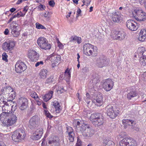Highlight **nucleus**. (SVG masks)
Instances as JSON below:
<instances>
[{"instance_id": "f257e3e1", "label": "nucleus", "mask_w": 146, "mask_h": 146, "mask_svg": "<svg viewBox=\"0 0 146 146\" xmlns=\"http://www.w3.org/2000/svg\"><path fill=\"white\" fill-rule=\"evenodd\" d=\"M2 107L3 112L0 114V120L2 121L3 126L8 127L15 123L17 117L14 114L13 111L17 109L16 105L12 101L7 100Z\"/></svg>"}, {"instance_id": "f03ea898", "label": "nucleus", "mask_w": 146, "mask_h": 146, "mask_svg": "<svg viewBox=\"0 0 146 146\" xmlns=\"http://www.w3.org/2000/svg\"><path fill=\"white\" fill-rule=\"evenodd\" d=\"M26 136L25 130L22 128H19L13 132L12 138L14 141L19 142L24 140Z\"/></svg>"}, {"instance_id": "7ed1b4c3", "label": "nucleus", "mask_w": 146, "mask_h": 146, "mask_svg": "<svg viewBox=\"0 0 146 146\" xmlns=\"http://www.w3.org/2000/svg\"><path fill=\"white\" fill-rule=\"evenodd\" d=\"M84 54L86 55L90 56L93 54L95 55L97 54V48L91 44H85L83 46Z\"/></svg>"}, {"instance_id": "20e7f679", "label": "nucleus", "mask_w": 146, "mask_h": 146, "mask_svg": "<svg viewBox=\"0 0 146 146\" xmlns=\"http://www.w3.org/2000/svg\"><path fill=\"white\" fill-rule=\"evenodd\" d=\"M132 16L137 21H144L146 19V13L142 10L136 9L132 12Z\"/></svg>"}, {"instance_id": "39448f33", "label": "nucleus", "mask_w": 146, "mask_h": 146, "mask_svg": "<svg viewBox=\"0 0 146 146\" xmlns=\"http://www.w3.org/2000/svg\"><path fill=\"white\" fill-rule=\"evenodd\" d=\"M38 46L42 49L48 50L51 48V45L47 39L44 37H40L37 40Z\"/></svg>"}, {"instance_id": "423d86ee", "label": "nucleus", "mask_w": 146, "mask_h": 146, "mask_svg": "<svg viewBox=\"0 0 146 146\" xmlns=\"http://www.w3.org/2000/svg\"><path fill=\"white\" fill-rule=\"evenodd\" d=\"M101 116L100 113H94L92 114L90 116V120L95 127H98L102 124V122L101 121L102 119H100Z\"/></svg>"}, {"instance_id": "0eeeda50", "label": "nucleus", "mask_w": 146, "mask_h": 146, "mask_svg": "<svg viewBox=\"0 0 146 146\" xmlns=\"http://www.w3.org/2000/svg\"><path fill=\"white\" fill-rule=\"evenodd\" d=\"M109 60L104 56H101L98 58L96 61V65L100 68L106 66L109 63Z\"/></svg>"}, {"instance_id": "6e6552de", "label": "nucleus", "mask_w": 146, "mask_h": 146, "mask_svg": "<svg viewBox=\"0 0 146 146\" xmlns=\"http://www.w3.org/2000/svg\"><path fill=\"white\" fill-rule=\"evenodd\" d=\"M107 115L110 118H114L118 115V113L115 111L114 107L111 105H108L106 108Z\"/></svg>"}, {"instance_id": "1a4fd4ad", "label": "nucleus", "mask_w": 146, "mask_h": 146, "mask_svg": "<svg viewBox=\"0 0 146 146\" xmlns=\"http://www.w3.org/2000/svg\"><path fill=\"white\" fill-rule=\"evenodd\" d=\"M27 66L25 63L21 60L17 62L15 65V70L17 73H21L26 70Z\"/></svg>"}, {"instance_id": "9d476101", "label": "nucleus", "mask_w": 146, "mask_h": 146, "mask_svg": "<svg viewBox=\"0 0 146 146\" xmlns=\"http://www.w3.org/2000/svg\"><path fill=\"white\" fill-rule=\"evenodd\" d=\"M114 85L113 81L110 79H108L103 81L102 86L106 91H109L112 88Z\"/></svg>"}, {"instance_id": "9b49d317", "label": "nucleus", "mask_w": 146, "mask_h": 146, "mask_svg": "<svg viewBox=\"0 0 146 146\" xmlns=\"http://www.w3.org/2000/svg\"><path fill=\"white\" fill-rule=\"evenodd\" d=\"M17 104L19 109L21 110H24L27 107L28 100L25 97H21L18 100Z\"/></svg>"}, {"instance_id": "f8f14e48", "label": "nucleus", "mask_w": 146, "mask_h": 146, "mask_svg": "<svg viewBox=\"0 0 146 146\" xmlns=\"http://www.w3.org/2000/svg\"><path fill=\"white\" fill-rule=\"evenodd\" d=\"M15 45V42L9 40L8 42H5L2 45L3 49L6 51L12 50Z\"/></svg>"}, {"instance_id": "ddd939ff", "label": "nucleus", "mask_w": 146, "mask_h": 146, "mask_svg": "<svg viewBox=\"0 0 146 146\" xmlns=\"http://www.w3.org/2000/svg\"><path fill=\"white\" fill-rule=\"evenodd\" d=\"M50 60L52 63V66L53 67L56 66L60 60V56L57 55L55 52L53 53L50 55Z\"/></svg>"}, {"instance_id": "4468645a", "label": "nucleus", "mask_w": 146, "mask_h": 146, "mask_svg": "<svg viewBox=\"0 0 146 146\" xmlns=\"http://www.w3.org/2000/svg\"><path fill=\"white\" fill-rule=\"evenodd\" d=\"M123 16L118 12H115L111 16L112 21L115 23H119L123 20Z\"/></svg>"}, {"instance_id": "2eb2a0df", "label": "nucleus", "mask_w": 146, "mask_h": 146, "mask_svg": "<svg viewBox=\"0 0 146 146\" xmlns=\"http://www.w3.org/2000/svg\"><path fill=\"white\" fill-rule=\"evenodd\" d=\"M113 38L120 40L124 39L126 36L125 33L122 31H114L113 32Z\"/></svg>"}, {"instance_id": "dca6fc26", "label": "nucleus", "mask_w": 146, "mask_h": 146, "mask_svg": "<svg viewBox=\"0 0 146 146\" xmlns=\"http://www.w3.org/2000/svg\"><path fill=\"white\" fill-rule=\"evenodd\" d=\"M75 124L74 127L76 126L77 128H90L89 124L85 122L83 120H78L74 121Z\"/></svg>"}, {"instance_id": "f3484780", "label": "nucleus", "mask_w": 146, "mask_h": 146, "mask_svg": "<svg viewBox=\"0 0 146 146\" xmlns=\"http://www.w3.org/2000/svg\"><path fill=\"white\" fill-rule=\"evenodd\" d=\"M126 25L127 28L132 31H136L137 29V23L132 20H127L126 22Z\"/></svg>"}, {"instance_id": "a211bd4d", "label": "nucleus", "mask_w": 146, "mask_h": 146, "mask_svg": "<svg viewBox=\"0 0 146 146\" xmlns=\"http://www.w3.org/2000/svg\"><path fill=\"white\" fill-rule=\"evenodd\" d=\"M39 119L37 116H33L29 120V127H37L39 124Z\"/></svg>"}, {"instance_id": "6ab92c4d", "label": "nucleus", "mask_w": 146, "mask_h": 146, "mask_svg": "<svg viewBox=\"0 0 146 146\" xmlns=\"http://www.w3.org/2000/svg\"><path fill=\"white\" fill-rule=\"evenodd\" d=\"M84 129V131L82 132V134L85 137H89L92 136L94 133V131L92 128H81L80 130L82 131Z\"/></svg>"}, {"instance_id": "aec40b11", "label": "nucleus", "mask_w": 146, "mask_h": 146, "mask_svg": "<svg viewBox=\"0 0 146 146\" xmlns=\"http://www.w3.org/2000/svg\"><path fill=\"white\" fill-rule=\"evenodd\" d=\"M103 97L101 94H99L96 97L95 99L92 101L97 106H101L103 103Z\"/></svg>"}, {"instance_id": "412c9836", "label": "nucleus", "mask_w": 146, "mask_h": 146, "mask_svg": "<svg viewBox=\"0 0 146 146\" xmlns=\"http://www.w3.org/2000/svg\"><path fill=\"white\" fill-rule=\"evenodd\" d=\"M124 128H128L133 126L135 124L133 121L128 119H123L122 120Z\"/></svg>"}, {"instance_id": "4be33fe9", "label": "nucleus", "mask_w": 146, "mask_h": 146, "mask_svg": "<svg viewBox=\"0 0 146 146\" xmlns=\"http://www.w3.org/2000/svg\"><path fill=\"white\" fill-rule=\"evenodd\" d=\"M66 132L68 133L70 141L71 142L74 141L75 135L73 132L72 128H67Z\"/></svg>"}, {"instance_id": "5701e85b", "label": "nucleus", "mask_w": 146, "mask_h": 146, "mask_svg": "<svg viewBox=\"0 0 146 146\" xmlns=\"http://www.w3.org/2000/svg\"><path fill=\"white\" fill-rule=\"evenodd\" d=\"M146 38V30L145 29H141L140 32L138 39L139 41L143 42L144 41Z\"/></svg>"}, {"instance_id": "b1692460", "label": "nucleus", "mask_w": 146, "mask_h": 146, "mask_svg": "<svg viewBox=\"0 0 146 146\" xmlns=\"http://www.w3.org/2000/svg\"><path fill=\"white\" fill-rule=\"evenodd\" d=\"M137 96V94L135 90H132L128 92L127 98L128 100H131Z\"/></svg>"}, {"instance_id": "393cba45", "label": "nucleus", "mask_w": 146, "mask_h": 146, "mask_svg": "<svg viewBox=\"0 0 146 146\" xmlns=\"http://www.w3.org/2000/svg\"><path fill=\"white\" fill-rule=\"evenodd\" d=\"M3 93L5 94V97H7L11 94V92L13 91V89L10 86L4 88L3 90Z\"/></svg>"}, {"instance_id": "a878e982", "label": "nucleus", "mask_w": 146, "mask_h": 146, "mask_svg": "<svg viewBox=\"0 0 146 146\" xmlns=\"http://www.w3.org/2000/svg\"><path fill=\"white\" fill-rule=\"evenodd\" d=\"M52 106L55 108L56 112L57 113H59L61 110L60 108V104L57 101H54L52 102Z\"/></svg>"}, {"instance_id": "bb28decb", "label": "nucleus", "mask_w": 146, "mask_h": 146, "mask_svg": "<svg viewBox=\"0 0 146 146\" xmlns=\"http://www.w3.org/2000/svg\"><path fill=\"white\" fill-rule=\"evenodd\" d=\"M17 27L15 25H13L11 29V33L12 35L14 37H17L19 34V33L17 31Z\"/></svg>"}, {"instance_id": "cd10ccee", "label": "nucleus", "mask_w": 146, "mask_h": 146, "mask_svg": "<svg viewBox=\"0 0 146 146\" xmlns=\"http://www.w3.org/2000/svg\"><path fill=\"white\" fill-rule=\"evenodd\" d=\"M59 141V139L58 137L56 136H52L48 138V144L55 143L57 141Z\"/></svg>"}, {"instance_id": "c85d7f7f", "label": "nucleus", "mask_w": 146, "mask_h": 146, "mask_svg": "<svg viewBox=\"0 0 146 146\" xmlns=\"http://www.w3.org/2000/svg\"><path fill=\"white\" fill-rule=\"evenodd\" d=\"M53 92L51 91L49 93L46 94L45 95L42 96L43 100L45 102H47L51 99L52 96Z\"/></svg>"}, {"instance_id": "c756f323", "label": "nucleus", "mask_w": 146, "mask_h": 146, "mask_svg": "<svg viewBox=\"0 0 146 146\" xmlns=\"http://www.w3.org/2000/svg\"><path fill=\"white\" fill-rule=\"evenodd\" d=\"M47 74V71L44 69H42L39 73V75L40 78L44 79L46 78Z\"/></svg>"}, {"instance_id": "7c9ffc66", "label": "nucleus", "mask_w": 146, "mask_h": 146, "mask_svg": "<svg viewBox=\"0 0 146 146\" xmlns=\"http://www.w3.org/2000/svg\"><path fill=\"white\" fill-rule=\"evenodd\" d=\"M128 141L129 142L128 146H137V143L136 141L131 137L128 138Z\"/></svg>"}, {"instance_id": "2f4dec72", "label": "nucleus", "mask_w": 146, "mask_h": 146, "mask_svg": "<svg viewBox=\"0 0 146 146\" xmlns=\"http://www.w3.org/2000/svg\"><path fill=\"white\" fill-rule=\"evenodd\" d=\"M71 77V74L69 72V70L68 69H67L64 72V78L65 80L66 81H68Z\"/></svg>"}, {"instance_id": "473e14b6", "label": "nucleus", "mask_w": 146, "mask_h": 146, "mask_svg": "<svg viewBox=\"0 0 146 146\" xmlns=\"http://www.w3.org/2000/svg\"><path fill=\"white\" fill-rule=\"evenodd\" d=\"M103 143L105 144V146H114V143L112 141L105 139L103 140Z\"/></svg>"}, {"instance_id": "72a5a7b5", "label": "nucleus", "mask_w": 146, "mask_h": 146, "mask_svg": "<svg viewBox=\"0 0 146 146\" xmlns=\"http://www.w3.org/2000/svg\"><path fill=\"white\" fill-rule=\"evenodd\" d=\"M128 138H124L119 142L120 146H128Z\"/></svg>"}, {"instance_id": "f704fd0d", "label": "nucleus", "mask_w": 146, "mask_h": 146, "mask_svg": "<svg viewBox=\"0 0 146 146\" xmlns=\"http://www.w3.org/2000/svg\"><path fill=\"white\" fill-rule=\"evenodd\" d=\"M41 137L40 133L39 134H36L35 131L33 135L31 137V138L34 140H37L39 139Z\"/></svg>"}, {"instance_id": "c9c22d12", "label": "nucleus", "mask_w": 146, "mask_h": 146, "mask_svg": "<svg viewBox=\"0 0 146 146\" xmlns=\"http://www.w3.org/2000/svg\"><path fill=\"white\" fill-rule=\"evenodd\" d=\"M145 50V48L143 47H141L138 48V57H140L142 56L143 52Z\"/></svg>"}, {"instance_id": "e433bc0d", "label": "nucleus", "mask_w": 146, "mask_h": 146, "mask_svg": "<svg viewBox=\"0 0 146 146\" xmlns=\"http://www.w3.org/2000/svg\"><path fill=\"white\" fill-rule=\"evenodd\" d=\"M139 58V60L141 64L143 66L146 65V57H144L143 56L140 57H138Z\"/></svg>"}, {"instance_id": "4c0bfd02", "label": "nucleus", "mask_w": 146, "mask_h": 146, "mask_svg": "<svg viewBox=\"0 0 146 146\" xmlns=\"http://www.w3.org/2000/svg\"><path fill=\"white\" fill-rule=\"evenodd\" d=\"M16 96V94L15 92L14 91H12V92H11V94L9 96V98L10 99H7V100L9 101H12V100L15 99Z\"/></svg>"}, {"instance_id": "58836bf2", "label": "nucleus", "mask_w": 146, "mask_h": 146, "mask_svg": "<svg viewBox=\"0 0 146 146\" xmlns=\"http://www.w3.org/2000/svg\"><path fill=\"white\" fill-rule=\"evenodd\" d=\"M42 16H44L45 18L48 19V20L50 19L51 17V15L50 14V13L46 11L45 13H42L41 15Z\"/></svg>"}, {"instance_id": "ea45409f", "label": "nucleus", "mask_w": 146, "mask_h": 146, "mask_svg": "<svg viewBox=\"0 0 146 146\" xmlns=\"http://www.w3.org/2000/svg\"><path fill=\"white\" fill-rule=\"evenodd\" d=\"M37 53V52L35 51L31 50L29 51L28 54L29 57L30 58L36 55Z\"/></svg>"}, {"instance_id": "a19ab883", "label": "nucleus", "mask_w": 146, "mask_h": 146, "mask_svg": "<svg viewBox=\"0 0 146 146\" xmlns=\"http://www.w3.org/2000/svg\"><path fill=\"white\" fill-rule=\"evenodd\" d=\"M90 112L89 110L85 109L83 112V115L85 117L90 116Z\"/></svg>"}, {"instance_id": "79ce46f5", "label": "nucleus", "mask_w": 146, "mask_h": 146, "mask_svg": "<svg viewBox=\"0 0 146 146\" xmlns=\"http://www.w3.org/2000/svg\"><path fill=\"white\" fill-rule=\"evenodd\" d=\"M86 97L84 98L85 102L87 103L88 105L89 104L90 102V98L89 94L87 93H86Z\"/></svg>"}, {"instance_id": "37998d69", "label": "nucleus", "mask_w": 146, "mask_h": 146, "mask_svg": "<svg viewBox=\"0 0 146 146\" xmlns=\"http://www.w3.org/2000/svg\"><path fill=\"white\" fill-rule=\"evenodd\" d=\"M5 97V94L4 93H2V94L0 95V104L1 103V102H2L3 103H6V101L5 100V99H4Z\"/></svg>"}, {"instance_id": "c03bdc74", "label": "nucleus", "mask_w": 146, "mask_h": 146, "mask_svg": "<svg viewBox=\"0 0 146 146\" xmlns=\"http://www.w3.org/2000/svg\"><path fill=\"white\" fill-rule=\"evenodd\" d=\"M54 79L53 76H50L45 81V83L49 84L53 82Z\"/></svg>"}, {"instance_id": "a18cd8bd", "label": "nucleus", "mask_w": 146, "mask_h": 146, "mask_svg": "<svg viewBox=\"0 0 146 146\" xmlns=\"http://www.w3.org/2000/svg\"><path fill=\"white\" fill-rule=\"evenodd\" d=\"M39 54L37 53L36 55L34 56L30 59L33 61H36L39 59Z\"/></svg>"}, {"instance_id": "49530a36", "label": "nucleus", "mask_w": 146, "mask_h": 146, "mask_svg": "<svg viewBox=\"0 0 146 146\" xmlns=\"http://www.w3.org/2000/svg\"><path fill=\"white\" fill-rule=\"evenodd\" d=\"M35 131L36 134H39L40 133L41 136L42 137L43 133V130L42 128H36V129Z\"/></svg>"}, {"instance_id": "de8ad7c7", "label": "nucleus", "mask_w": 146, "mask_h": 146, "mask_svg": "<svg viewBox=\"0 0 146 146\" xmlns=\"http://www.w3.org/2000/svg\"><path fill=\"white\" fill-rule=\"evenodd\" d=\"M36 28L38 29H46V28L43 25L38 23H36Z\"/></svg>"}, {"instance_id": "09e8293b", "label": "nucleus", "mask_w": 146, "mask_h": 146, "mask_svg": "<svg viewBox=\"0 0 146 146\" xmlns=\"http://www.w3.org/2000/svg\"><path fill=\"white\" fill-rule=\"evenodd\" d=\"M99 80L98 78H94L92 80V82L93 83V85L95 86H97V84H99Z\"/></svg>"}, {"instance_id": "8fccbe9b", "label": "nucleus", "mask_w": 146, "mask_h": 146, "mask_svg": "<svg viewBox=\"0 0 146 146\" xmlns=\"http://www.w3.org/2000/svg\"><path fill=\"white\" fill-rule=\"evenodd\" d=\"M2 57L3 60L5 61L6 62L8 61L7 59L8 56L6 53L4 52L2 54Z\"/></svg>"}, {"instance_id": "3c124183", "label": "nucleus", "mask_w": 146, "mask_h": 146, "mask_svg": "<svg viewBox=\"0 0 146 146\" xmlns=\"http://www.w3.org/2000/svg\"><path fill=\"white\" fill-rule=\"evenodd\" d=\"M30 95L32 97L35 99H36L38 98V96L36 93L33 91L32 92H31Z\"/></svg>"}, {"instance_id": "603ef678", "label": "nucleus", "mask_w": 146, "mask_h": 146, "mask_svg": "<svg viewBox=\"0 0 146 146\" xmlns=\"http://www.w3.org/2000/svg\"><path fill=\"white\" fill-rule=\"evenodd\" d=\"M44 111L45 115L47 117L50 118H52V116L49 113L48 111L44 110Z\"/></svg>"}, {"instance_id": "864d4df0", "label": "nucleus", "mask_w": 146, "mask_h": 146, "mask_svg": "<svg viewBox=\"0 0 146 146\" xmlns=\"http://www.w3.org/2000/svg\"><path fill=\"white\" fill-rule=\"evenodd\" d=\"M59 141H58L56 142L52 143L49 144H48V146H60Z\"/></svg>"}, {"instance_id": "5fc2aeb1", "label": "nucleus", "mask_w": 146, "mask_h": 146, "mask_svg": "<svg viewBox=\"0 0 146 146\" xmlns=\"http://www.w3.org/2000/svg\"><path fill=\"white\" fill-rule=\"evenodd\" d=\"M41 145V146H48V143L46 141L45 138L44 137L42 139Z\"/></svg>"}, {"instance_id": "6e6d98bb", "label": "nucleus", "mask_w": 146, "mask_h": 146, "mask_svg": "<svg viewBox=\"0 0 146 146\" xmlns=\"http://www.w3.org/2000/svg\"><path fill=\"white\" fill-rule=\"evenodd\" d=\"M91 1V0H83L82 1V2L83 3H85V5H86L87 6H88V5L90 4V3Z\"/></svg>"}, {"instance_id": "4d7b16f0", "label": "nucleus", "mask_w": 146, "mask_h": 146, "mask_svg": "<svg viewBox=\"0 0 146 146\" xmlns=\"http://www.w3.org/2000/svg\"><path fill=\"white\" fill-rule=\"evenodd\" d=\"M82 142L81 140L78 138H77V141L76 144V146H82Z\"/></svg>"}, {"instance_id": "13d9d810", "label": "nucleus", "mask_w": 146, "mask_h": 146, "mask_svg": "<svg viewBox=\"0 0 146 146\" xmlns=\"http://www.w3.org/2000/svg\"><path fill=\"white\" fill-rule=\"evenodd\" d=\"M64 91V88L62 87V88H59L58 89L57 91L58 94H61Z\"/></svg>"}, {"instance_id": "bf43d9fd", "label": "nucleus", "mask_w": 146, "mask_h": 146, "mask_svg": "<svg viewBox=\"0 0 146 146\" xmlns=\"http://www.w3.org/2000/svg\"><path fill=\"white\" fill-rule=\"evenodd\" d=\"M43 64V62L42 61H40L39 62H37L35 65V66L36 67H37L40 65H42Z\"/></svg>"}, {"instance_id": "052dcab7", "label": "nucleus", "mask_w": 146, "mask_h": 146, "mask_svg": "<svg viewBox=\"0 0 146 146\" xmlns=\"http://www.w3.org/2000/svg\"><path fill=\"white\" fill-rule=\"evenodd\" d=\"M49 5L52 7H53L54 6L55 3L53 1H50L49 2Z\"/></svg>"}, {"instance_id": "680f3d73", "label": "nucleus", "mask_w": 146, "mask_h": 146, "mask_svg": "<svg viewBox=\"0 0 146 146\" xmlns=\"http://www.w3.org/2000/svg\"><path fill=\"white\" fill-rule=\"evenodd\" d=\"M142 79L145 81H146V72H144L142 75Z\"/></svg>"}, {"instance_id": "e2e57ef3", "label": "nucleus", "mask_w": 146, "mask_h": 146, "mask_svg": "<svg viewBox=\"0 0 146 146\" xmlns=\"http://www.w3.org/2000/svg\"><path fill=\"white\" fill-rule=\"evenodd\" d=\"M58 46L60 48L62 49L63 48V45L60 42L58 43Z\"/></svg>"}, {"instance_id": "0e129e2a", "label": "nucleus", "mask_w": 146, "mask_h": 146, "mask_svg": "<svg viewBox=\"0 0 146 146\" xmlns=\"http://www.w3.org/2000/svg\"><path fill=\"white\" fill-rule=\"evenodd\" d=\"M43 6H44V5H40L39 6L38 8L40 10L42 11L44 10V9L43 8Z\"/></svg>"}, {"instance_id": "69168bd1", "label": "nucleus", "mask_w": 146, "mask_h": 146, "mask_svg": "<svg viewBox=\"0 0 146 146\" xmlns=\"http://www.w3.org/2000/svg\"><path fill=\"white\" fill-rule=\"evenodd\" d=\"M76 41L78 44H80L81 42V39L80 37H78Z\"/></svg>"}, {"instance_id": "338daca9", "label": "nucleus", "mask_w": 146, "mask_h": 146, "mask_svg": "<svg viewBox=\"0 0 146 146\" xmlns=\"http://www.w3.org/2000/svg\"><path fill=\"white\" fill-rule=\"evenodd\" d=\"M139 3L141 5H143L146 3L145 0H139Z\"/></svg>"}, {"instance_id": "774afa93", "label": "nucleus", "mask_w": 146, "mask_h": 146, "mask_svg": "<svg viewBox=\"0 0 146 146\" xmlns=\"http://www.w3.org/2000/svg\"><path fill=\"white\" fill-rule=\"evenodd\" d=\"M9 31L8 29H6L4 31V33L5 35H7L9 34Z\"/></svg>"}]
</instances>
